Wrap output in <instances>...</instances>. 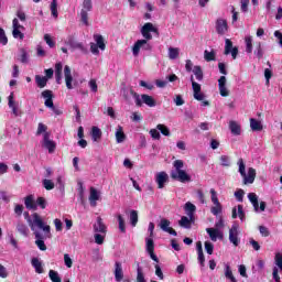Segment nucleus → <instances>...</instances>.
<instances>
[{"mask_svg": "<svg viewBox=\"0 0 282 282\" xmlns=\"http://www.w3.org/2000/svg\"><path fill=\"white\" fill-rule=\"evenodd\" d=\"M35 237V246H37L39 250L45 252L47 250V246H45L46 239H52V227L50 225H43L42 227H37V229L32 231Z\"/></svg>", "mask_w": 282, "mask_h": 282, "instance_id": "nucleus-1", "label": "nucleus"}, {"mask_svg": "<svg viewBox=\"0 0 282 282\" xmlns=\"http://www.w3.org/2000/svg\"><path fill=\"white\" fill-rule=\"evenodd\" d=\"M174 169L171 171L170 175L176 182H182V184H186V182H191V175L184 171V161L175 160L173 162Z\"/></svg>", "mask_w": 282, "mask_h": 282, "instance_id": "nucleus-2", "label": "nucleus"}, {"mask_svg": "<svg viewBox=\"0 0 282 282\" xmlns=\"http://www.w3.org/2000/svg\"><path fill=\"white\" fill-rule=\"evenodd\" d=\"M238 172L240 173L243 184H254V180L257 178V170L253 167L248 169V173H246V163L243 162V159H239L238 162Z\"/></svg>", "mask_w": 282, "mask_h": 282, "instance_id": "nucleus-3", "label": "nucleus"}, {"mask_svg": "<svg viewBox=\"0 0 282 282\" xmlns=\"http://www.w3.org/2000/svg\"><path fill=\"white\" fill-rule=\"evenodd\" d=\"M24 219L28 221L31 230H36L37 228H43L45 226V221H43V218H41V215L34 213L30 216V213L24 212Z\"/></svg>", "mask_w": 282, "mask_h": 282, "instance_id": "nucleus-4", "label": "nucleus"}, {"mask_svg": "<svg viewBox=\"0 0 282 282\" xmlns=\"http://www.w3.org/2000/svg\"><path fill=\"white\" fill-rule=\"evenodd\" d=\"M91 10H94V2L91 0H84L80 10V19L84 25H89V12Z\"/></svg>", "mask_w": 282, "mask_h": 282, "instance_id": "nucleus-5", "label": "nucleus"}, {"mask_svg": "<svg viewBox=\"0 0 282 282\" xmlns=\"http://www.w3.org/2000/svg\"><path fill=\"white\" fill-rule=\"evenodd\" d=\"M94 39H95L97 44L94 43V42L90 43V52H91V54H95V55L100 54L99 50L105 52L107 45L105 44V39L102 37V35H95ZM98 47H99V50H98Z\"/></svg>", "mask_w": 282, "mask_h": 282, "instance_id": "nucleus-6", "label": "nucleus"}, {"mask_svg": "<svg viewBox=\"0 0 282 282\" xmlns=\"http://www.w3.org/2000/svg\"><path fill=\"white\" fill-rule=\"evenodd\" d=\"M65 45H68L70 50H79V52H83V54H87V47H85V44L76 41V37L74 35H68L65 40Z\"/></svg>", "mask_w": 282, "mask_h": 282, "instance_id": "nucleus-7", "label": "nucleus"}, {"mask_svg": "<svg viewBox=\"0 0 282 282\" xmlns=\"http://www.w3.org/2000/svg\"><path fill=\"white\" fill-rule=\"evenodd\" d=\"M121 94L124 100H127V102H129V100H131V97H133L135 105L138 107H142V100L140 99V96L138 95V93L133 91V89L122 88Z\"/></svg>", "mask_w": 282, "mask_h": 282, "instance_id": "nucleus-8", "label": "nucleus"}, {"mask_svg": "<svg viewBox=\"0 0 282 282\" xmlns=\"http://www.w3.org/2000/svg\"><path fill=\"white\" fill-rule=\"evenodd\" d=\"M189 80L192 83V88H193L195 100H198V101L204 100L205 96L202 93V85H199L197 82H195V77L193 75L191 76Z\"/></svg>", "mask_w": 282, "mask_h": 282, "instance_id": "nucleus-9", "label": "nucleus"}, {"mask_svg": "<svg viewBox=\"0 0 282 282\" xmlns=\"http://www.w3.org/2000/svg\"><path fill=\"white\" fill-rule=\"evenodd\" d=\"M140 50H151V44H149V42H147V40H139L134 43L133 47H132V54L133 56H138V54H140Z\"/></svg>", "mask_w": 282, "mask_h": 282, "instance_id": "nucleus-10", "label": "nucleus"}, {"mask_svg": "<svg viewBox=\"0 0 282 282\" xmlns=\"http://www.w3.org/2000/svg\"><path fill=\"white\" fill-rule=\"evenodd\" d=\"M151 32H158V29L153 26V23L148 22L141 29V34L143 39H147V41H151L153 39V35H151Z\"/></svg>", "mask_w": 282, "mask_h": 282, "instance_id": "nucleus-11", "label": "nucleus"}, {"mask_svg": "<svg viewBox=\"0 0 282 282\" xmlns=\"http://www.w3.org/2000/svg\"><path fill=\"white\" fill-rule=\"evenodd\" d=\"M216 32L220 36H224L228 32V21L226 19L219 18L216 20Z\"/></svg>", "mask_w": 282, "mask_h": 282, "instance_id": "nucleus-12", "label": "nucleus"}, {"mask_svg": "<svg viewBox=\"0 0 282 282\" xmlns=\"http://www.w3.org/2000/svg\"><path fill=\"white\" fill-rule=\"evenodd\" d=\"M43 147L47 149L48 153L56 151V142L50 139V132H45L43 135Z\"/></svg>", "mask_w": 282, "mask_h": 282, "instance_id": "nucleus-13", "label": "nucleus"}, {"mask_svg": "<svg viewBox=\"0 0 282 282\" xmlns=\"http://www.w3.org/2000/svg\"><path fill=\"white\" fill-rule=\"evenodd\" d=\"M229 241L235 247L239 246V226L232 225L229 229Z\"/></svg>", "mask_w": 282, "mask_h": 282, "instance_id": "nucleus-14", "label": "nucleus"}, {"mask_svg": "<svg viewBox=\"0 0 282 282\" xmlns=\"http://www.w3.org/2000/svg\"><path fill=\"white\" fill-rule=\"evenodd\" d=\"M228 54H231L232 58H237V55L239 54V48L237 46L232 47V41L229 39L225 40V55L228 56Z\"/></svg>", "mask_w": 282, "mask_h": 282, "instance_id": "nucleus-15", "label": "nucleus"}, {"mask_svg": "<svg viewBox=\"0 0 282 282\" xmlns=\"http://www.w3.org/2000/svg\"><path fill=\"white\" fill-rule=\"evenodd\" d=\"M160 228L163 230V232H169V235H172L173 237H177V231L175 229L171 228V220L163 218L160 221Z\"/></svg>", "mask_w": 282, "mask_h": 282, "instance_id": "nucleus-16", "label": "nucleus"}, {"mask_svg": "<svg viewBox=\"0 0 282 282\" xmlns=\"http://www.w3.org/2000/svg\"><path fill=\"white\" fill-rule=\"evenodd\" d=\"M226 83H227L226 76H221L218 79V89H219V94H220V96H223V98L230 96V91L226 87Z\"/></svg>", "mask_w": 282, "mask_h": 282, "instance_id": "nucleus-17", "label": "nucleus"}, {"mask_svg": "<svg viewBox=\"0 0 282 282\" xmlns=\"http://www.w3.org/2000/svg\"><path fill=\"white\" fill-rule=\"evenodd\" d=\"M41 96L45 99V107H54V94L52 93V90L46 89L42 91Z\"/></svg>", "mask_w": 282, "mask_h": 282, "instance_id": "nucleus-18", "label": "nucleus"}, {"mask_svg": "<svg viewBox=\"0 0 282 282\" xmlns=\"http://www.w3.org/2000/svg\"><path fill=\"white\" fill-rule=\"evenodd\" d=\"M64 77L67 89H74L72 83L74 82V77L72 76V68L69 66L64 67Z\"/></svg>", "mask_w": 282, "mask_h": 282, "instance_id": "nucleus-19", "label": "nucleus"}, {"mask_svg": "<svg viewBox=\"0 0 282 282\" xmlns=\"http://www.w3.org/2000/svg\"><path fill=\"white\" fill-rule=\"evenodd\" d=\"M113 274H115V281H117V282H121L122 279H124V271L122 270L121 262L115 263Z\"/></svg>", "mask_w": 282, "mask_h": 282, "instance_id": "nucleus-20", "label": "nucleus"}, {"mask_svg": "<svg viewBox=\"0 0 282 282\" xmlns=\"http://www.w3.org/2000/svg\"><path fill=\"white\" fill-rule=\"evenodd\" d=\"M155 182L158 184V188H164V184L169 182V174H166V172H159L156 174Z\"/></svg>", "mask_w": 282, "mask_h": 282, "instance_id": "nucleus-21", "label": "nucleus"}, {"mask_svg": "<svg viewBox=\"0 0 282 282\" xmlns=\"http://www.w3.org/2000/svg\"><path fill=\"white\" fill-rule=\"evenodd\" d=\"M207 235L212 239V241H217L218 239H224V234L219 231V229L215 228H207L206 229Z\"/></svg>", "mask_w": 282, "mask_h": 282, "instance_id": "nucleus-22", "label": "nucleus"}, {"mask_svg": "<svg viewBox=\"0 0 282 282\" xmlns=\"http://www.w3.org/2000/svg\"><path fill=\"white\" fill-rule=\"evenodd\" d=\"M94 231L100 232L101 235H107V226H105V223H102V218H97V221L94 224Z\"/></svg>", "mask_w": 282, "mask_h": 282, "instance_id": "nucleus-23", "label": "nucleus"}, {"mask_svg": "<svg viewBox=\"0 0 282 282\" xmlns=\"http://www.w3.org/2000/svg\"><path fill=\"white\" fill-rule=\"evenodd\" d=\"M98 199H100V193L95 187H90V195H89L90 206L95 208V206H97Z\"/></svg>", "mask_w": 282, "mask_h": 282, "instance_id": "nucleus-24", "label": "nucleus"}, {"mask_svg": "<svg viewBox=\"0 0 282 282\" xmlns=\"http://www.w3.org/2000/svg\"><path fill=\"white\" fill-rule=\"evenodd\" d=\"M140 100H141V107L142 105H147L148 107H155V105H158L155 99L149 95H144V94L141 95Z\"/></svg>", "mask_w": 282, "mask_h": 282, "instance_id": "nucleus-25", "label": "nucleus"}, {"mask_svg": "<svg viewBox=\"0 0 282 282\" xmlns=\"http://www.w3.org/2000/svg\"><path fill=\"white\" fill-rule=\"evenodd\" d=\"M115 135L118 144H122V142L127 140V134H124V131L122 130V126L117 127Z\"/></svg>", "mask_w": 282, "mask_h": 282, "instance_id": "nucleus-26", "label": "nucleus"}, {"mask_svg": "<svg viewBox=\"0 0 282 282\" xmlns=\"http://www.w3.org/2000/svg\"><path fill=\"white\" fill-rule=\"evenodd\" d=\"M24 206L28 210H36V203L34 202L33 195H29L24 198Z\"/></svg>", "mask_w": 282, "mask_h": 282, "instance_id": "nucleus-27", "label": "nucleus"}, {"mask_svg": "<svg viewBox=\"0 0 282 282\" xmlns=\"http://www.w3.org/2000/svg\"><path fill=\"white\" fill-rule=\"evenodd\" d=\"M31 265L34 268L37 274H43V262L39 258H33L31 260Z\"/></svg>", "mask_w": 282, "mask_h": 282, "instance_id": "nucleus-28", "label": "nucleus"}, {"mask_svg": "<svg viewBox=\"0 0 282 282\" xmlns=\"http://www.w3.org/2000/svg\"><path fill=\"white\" fill-rule=\"evenodd\" d=\"M55 78H56V84L61 85V80H63V64L62 63L55 64Z\"/></svg>", "mask_w": 282, "mask_h": 282, "instance_id": "nucleus-29", "label": "nucleus"}, {"mask_svg": "<svg viewBox=\"0 0 282 282\" xmlns=\"http://www.w3.org/2000/svg\"><path fill=\"white\" fill-rule=\"evenodd\" d=\"M229 129L234 135H241V126L237 121H230Z\"/></svg>", "mask_w": 282, "mask_h": 282, "instance_id": "nucleus-30", "label": "nucleus"}, {"mask_svg": "<svg viewBox=\"0 0 282 282\" xmlns=\"http://www.w3.org/2000/svg\"><path fill=\"white\" fill-rule=\"evenodd\" d=\"M17 230L23 237H28V235H30V228H28V225H25L23 223H18L17 224Z\"/></svg>", "mask_w": 282, "mask_h": 282, "instance_id": "nucleus-31", "label": "nucleus"}, {"mask_svg": "<svg viewBox=\"0 0 282 282\" xmlns=\"http://www.w3.org/2000/svg\"><path fill=\"white\" fill-rule=\"evenodd\" d=\"M9 100V107L12 109V113L14 116H19V108L17 105H14V93H11L10 96L8 97Z\"/></svg>", "mask_w": 282, "mask_h": 282, "instance_id": "nucleus-32", "label": "nucleus"}, {"mask_svg": "<svg viewBox=\"0 0 282 282\" xmlns=\"http://www.w3.org/2000/svg\"><path fill=\"white\" fill-rule=\"evenodd\" d=\"M195 210H197V207L191 202L185 204V212L186 215L189 217V219H193V215H195Z\"/></svg>", "mask_w": 282, "mask_h": 282, "instance_id": "nucleus-33", "label": "nucleus"}, {"mask_svg": "<svg viewBox=\"0 0 282 282\" xmlns=\"http://www.w3.org/2000/svg\"><path fill=\"white\" fill-rule=\"evenodd\" d=\"M250 127L251 131H263V126L261 124V121L251 118L250 119Z\"/></svg>", "mask_w": 282, "mask_h": 282, "instance_id": "nucleus-34", "label": "nucleus"}, {"mask_svg": "<svg viewBox=\"0 0 282 282\" xmlns=\"http://www.w3.org/2000/svg\"><path fill=\"white\" fill-rule=\"evenodd\" d=\"M91 138L94 142H98L102 138V131L98 127H93L91 128Z\"/></svg>", "mask_w": 282, "mask_h": 282, "instance_id": "nucleus-35", "label": "nucleus"}, {"mask_svg": "<svg viewBox=\"0 0 282 282\" xmlns=\"http://www.w3.org/2000/svg\"><path fill=\"white\" fill-rule=\"evenodd\" d=\"M35 83L40 89H43L47 86V77H43L41 75L35 76Z\"/></svg>", "mask_w": 282, "mask_h": 282, "instance_id": "nucleus-36", "label": "nucleus"}, {"mask_svg": "<svg viewBox=\"0 0 282 282\" xmlns=\"http://www.w3.org/2000/svg\"><path fill=\"white\" fill-rule=\"evenodd\" d=\"M193 74L196 77V80L202 82L204 80V70H202V66H194Z\"/></svg>", "mask_w": 282, "mask_h": 282, "instance_id": "nucleus-37", "label": "nucleus"}, {"mask_svg": "<svg viewBox=\"0 0 282 282\" xmlns=\"http://www.w3.org/2000/svg\"><path fill=\"white\" fill-rule=\"evenodd\" d=\"M192 220H193V219H191V218H188V217H186V216H183V217L181 218V220L178 221V225L181 226V228L191 229V226H192L191 221H192Z\"/></svg>", "mask_w": 282, "mask_h": 282, "instance_id": "nucleus-38", "label": "nucleus"}, {"mask_svg": "<svg viewBox=\"0 0 282 282\" xmlns=\"http://www.w3.org/2000/svg\"><path fill=\"white\" fill-rule=\"evenodd\" d=\"M145 250L147 252H155V242L153 241V238L145 239Z\"/></svg>", "mask_w": 282, "mask_h": 282, "instance_id": "nucleus-39", "label": "nucleus"}, {"mask_svg": "<svg viewBox=\"0 0 282 282\" xmlns=\"http://www.w3.org/2000/svg\"><path fill=\"white\" fill-rule=\"evenodd\" d=\"M245 45L247 54H252V35H247L245 37Z\"/></svg>", "mask_w": 282, "mask_h": 282, "instance_id": "nucleus-40", "label": "nucleus"}, {"mask_svg": "<svg viewBox=\"0 0 282 282\" xmlns=\"http://www.w3.org/2000/svg\"><path fill=\"white\" fill-rule=\"evenodd\" d=\"M130 224L132 228H135L138 226V210L132 209L130 212Z\"/></svg>", "mask_w": 282, "mask_h": 282, "instance_id": "nucleus-41", "label": "nucleus"}, {"mask_svg": "<svg viewBox=\"0 0 282 282\" xmlns=\"http://www.w3.org/2000/svg\"><path fill=\"white\" fill-rule=\"evenodd\" d=\"M51 13H52V17H54L55 19H58V1L57 0H53L51 2Z\"/></svg>", "mask_w": 282, "mask_h": 282, "instance_id": "nucleus-42", "label": "nucleus"}, {"mask_svg": "<svg viewBox=\"0 0 282 282\" xmlns=\"http://www.w3.org/2000/svg\"><path fill=\"white\" fill-rule=\"evenodd\" d=\"M178 56H180V48H177V47L169 48V58L171 61H175V58H178Z\"/></svg>", "mask_w": 282, "mask_h": 282, "instance_id": "nucleus-43", "label": "nucleus"}, {"mask_svg": "<svg viewBox=\"0 0 282 282\" xmlns=\"http://www.w3.org/2000/svg\"><path fill=\"white\" fill-rule=\"evenodd\" d=\"M29 58L30 56L28 55V51H25V48H21L18 61H20V63L26 64L29 62Z\"/></svg>", "mask_w": 282, "mask_h": 282, "instance_id": "nucleus-44", "label": "nucleus"}, {"mask_svg": "<svg viewBox=\"0 0 282 282\" xmlns=\"http://www.w3.org/2000/svg\"><path fill=\"white\" fill-rule=\"evenodd\" d=\"M253 54L259 59L263 58V46L261 45V42L257 43V46H256V50L253 51Z\"/></svg>", "mask_w": 282, "mask_h": 282, "instance_id": "nucleus-45", "label": "nucleus"}, {"mask_svg": "<svg viewBox=\"0 0 282 282\" xmlns=\"http://www.w3.org/2000/svg\"><path fill=\"white\" fill-rule=\"evenodd\" d=\"M225 276L226 279H229L231 282H237V278L232 274V270L230 269V265H226L225 268Z\"/></svg>", "mask_w": 282, "mask_h": 282, "instance_id": "nucleus-46", "label": "nucleus"}, {"mask_svg": "<svg viewBox=\"0 0 282 282\" xmlns=\"http://www.w3.org/2000/svg\"><path fill=\"white\" fill-rule=\"evenodd\" d=\"M158 131H160L162 133V135H166L169 138V135H171V130H169V127L159 123L156 126Z\"/></svg>", "mask_w": 282, "mask_h": 282, "instance_id": "nucleus-47", "label": "nucleus"}, {"mask_svg": "<svg viewBox=\"0 0 282 282\" xmlns=\"http://www.w3.org/2000/svg\"><path fill=\"white\" fill-rule=\"evenodd\" d=\"M137 282H147V279H144V272L142 271V267H140V264L137 267Z\"/></svg>", "mask_w": 282, "mask_h": 282, "instance_id": "nucleus-48", "label": "nucleus"}, {"mask_svg": "<svg viewBox=\"0 0 282 282\" xmlns=\"http://www.w3.org/2000/svg\"><path fill=\"white\" fill-rule=\"evenodd\" d=\"M42 184L46 191H54V182H52V180L45 178L42 181Z\"/></svg>", "mask_w": 282, "mask_h": 282, "instance_id": "nucleus-49", "label": "nucleus"}, {"mask_svg": "<svg viewBox=\"0 0 282 282\" xmlns=\"http://www.w3.org/2000/svg\"><path fill=\"white\" fill-rule=\"evenodd\" d=\"M107 234H95V243H97L98 246H102L105 243V236Z\"/></svg>", "mask_w": 282, "mask_h": 282, "instance_id": "nucleus-50", "label": "nucleus"}, {"mask_svg": "<svg viewBox=\"0 0 282 282\" xmlns=\"http://www.w3.org/2000/svg\"><path fill=\"white\" fill-rule=\"evenodd\" d=\"M48 276L51 279L52 282H62L61 281V276L58 275V272L54 271V270H51L48 272Z\"/></svg>", "mask_w": 282, "mask_h": 282, "instance_id": "nucleus-51", "label": "nucleus"}, {"mask_svg": "<svg viewBox=\"0 0 282 282\" xmlns=\"http://www.w3.org/2000/svg\"><path fill=\"white\" fill-rule=\"evenodd\" d=\"M204 58L205 61H207V63H210V61H215V51L209 52L208 50H206L204 52Z\"/></svg>", "mask_w": 282, "mask_h": 282, "instance_id": "nucleus-52", "label": "nucleus"}, {"mask_svg": "<svg viewBox=\"0 0 282 282\" xmlns=\"http://www.w3.org/2000/svg\"><path fill=\"white\" fill-rule=\"evenodd\" d=\"M21 30L22 29H13V39H20V41H23V39H25V35L21 32Z\"/></svg>", "mask_w": 282, "mask_h": 282, "instance_id": "nucleus-53", "label": "nucleus"}, {"mask_svg": "<svg viewBox=\"0 0 282 282\" xmlns=\"http://www.w3.org/2000/svg\"><path fill=\"white\" fill-rule=\"evenodd\" d=\"M220 166H225V167L230 166V156L221 155L220 156Z\"/></svg>", "mask_w": 282, "mask_h": 282, "instance_id": "nucleus-54", "label": "nucleus"}, {"mask_svg": "<svg viewBox=\"0 0 282 282\" xmlns=\"http://www.w3.org/2000/svg\"><path fill=\"white\" fill-rule=\"evenodd\" d=\"M0 43L1 45H8V36L6 35V30L0 28Z\"/></svg>", "mask_w": 282, "mask_h": 282, "instance_id": "nucleus-55", "label": "nucleus"}, {"mask_svg": "<svg viewBox=\"0 0 282 282\" xmlns=\"http://www.w3.org/2000/svg\"><path fill=\"white\" fill-rule=\"evenodd\" d=\"M258 229H259L261 237H270V229H268V227L261 225L258 227Z\"/></svg>", "mask_w": 282, "mask_h": 282, "instance_id": "nucleus-56", "label": "nucleus"}, {"mask_svg": "<svg viewBox=\"0 0 282 282\" xmlns=\"http://www.w3.org/2000/svg\"><path fill=\"white\" fill-rule=\"evenodd\" d=\"M117 219L119 221V230H120V232H127V228L124 227V218H122V215H118Z\"/></svg>", "mask_w": 282, "mask_h": 282, "instance_id": "nucleus-57", "label": "nucleus"}, {"mask_svg": "<svg viewBox=\"0 0 282 282\" xmlns=\"http://www.w3.org/2000/svg\"><path fill=\"white\" fill-rule=\"evenodd\" d=\"M205 250H206L207 254H213V251L215 250V245H213V242H210V241H206Z\"/></svg>", "mask_w": 282, "mask_h": 282, "instance_id": "nucleus-58", "label": "nucleus"}, {"mask_svg": "<svg viewBox=\"0 0 282 282\" xmlns=\"http://www.w3.org/2000/svg\"><path fill=\"white\" fill-rule=\"evenodd\" d=\"M155 274L161 280L164 281V273L162 272V268L159 264H155Z\"/></svg>", "mask_w": 282, "mask_h": 282, "instance_id": "nucleus-59", "label": "nucleus"}, {"mask_svg": "<svg viewBox=\"0 0 282 282\" xmlns=\"http://www.w3.org/2000/svg\"><path fill=\"white\" fill-rule=\"evenodd\" d=\"M64 263L66 268H72V265H74V261L67 253L64 254Z\"/></svg>", "mask_w": 282, "mask_h": 282, "instance_id": "nucleus-60", "label": "nucleus"}, {"mask_svg": "<svg viewBox=\"0 0 282 282\" xmlns=\"http://www.w3.org/2000/svg\"><path fill=\"white\" fill-rule=\"evenodd\" d=\"M275 265L279 268V270H281L282 272V254L281 253H276L275 254Z\"/></svg>", "mask_w": 282, "mask_h": 282, "instance_id": "nucleus-61", "label": "nucleus"}, {"mask_svg": "<svg viewBox=\"0 0 282 282\" xmlns=\"http://www.w3.org/2000/svg\"><path fill=\"white\" fill-rule=\"evenodd\" d=\"M215 206L214 207H212V213L215 215V216H217V215H219V213H221V203H218V205L217 204H214Z\"/></svg>", "mask_w": 282, "mask_h": 282, "instance_id": "nucleus-62", "label": "nucleus"}, {"mask_svg": "<svg viewBox=\"0 0 282 282\" xmlns=\"http://www.w3.org/2000/svg\"><path fill=\"white\" fill-rule=\"evenodd\" d=\"M36 206H40V208H42L44 210V208L47 206V203L45 202V198L43 197H39L36 199Z\"/></svg>", "mask_w": 282, "mask_h": 282, "instance_id": "nucleus-63", "label": "nucleus"}, {"mask_svg": "<svg viewBox=\"0 0 282 282\" xmlns=\"http://www.w3.org/2000/svg\"><path fill=\"white\" fill-rule=\"evenodd\" d=\"M246 193L243 192V189H238L237 192H235V197L238 202H243V195Z\"/></svg>", "mask_w": 282, "mask_h": 282, "instance_id": "nucleus-64", "label": "nucleus"}]
</instances>
